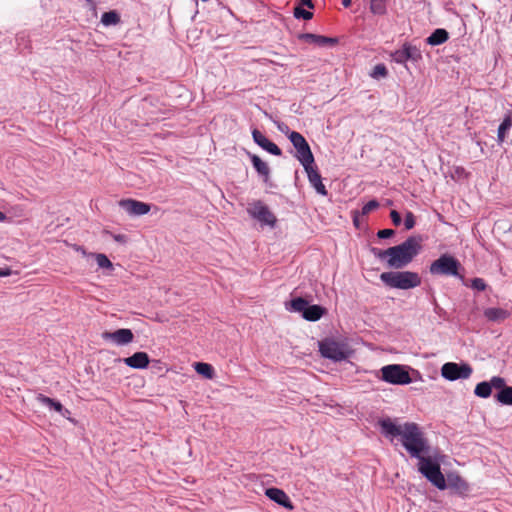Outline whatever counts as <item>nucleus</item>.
Wrapping results in <instances>:
<instances>
[{
    "label": "nucleus",
    "mask_w": 512,
    "mask_h": 512,
    "mask_svg": "<svg viewBox=\"0 0 512 512\" xmlns=\"http://www.w3.org/2000/svg\"><path fill=\"white\" fill-rule=\"evenodd\" d=\"M381 433L391 441L400 437L402 446L412 458H420L428 454L430 446L420 427L414 422L396 424L390 418L380 419L378 422Z\"/></svg>",
    "instance_id": "nucleus-1"
},
{
    "label": "nucleus",
    "mask_w": 512,
    "mask_h": 512,
    "mask_svg": "<svg viewBox=\"0 0 512 512\" xmlns=\"http://www.w3.org/2000/svg\"><path fill=\"white\" fill-rule=\"evenodd\" d=\"M420 242V238L410 236L401 244L388 248L390 258L387 261V265L394 269L406 267L420 252Z\"/></svg>",
    "instance_id": "nucleus-2"
},
{
    "label": "nucleus",
    "mask_w": 512,
    "mask_h": 512,
    "mask_svg": "<svg viewBox=\"0 0 512 512\" xmlns=\"http://www.w3.org/2000/svg\"><path fill=\"white\" fill-rule=\"evenodd\" d=\"M381 281L390 288L408 290L421 284V277L412 271H390L380 275Z\"/></svg>",
    "instance_id": "nucleus-3"
},
{
    "label": "nucleus",
    "mask_w": 512,
    "mask_h": 512,
    "mask_svg": "<svg viewBox=\"0 0 512 512\" xmlns=\"http://www.w3.org/2000/svg\"><path fill=\"white\" fill-rule=\"evenodd\" d=\"M418 460V471L435 487L446 489L445 477L441 472L440 463L431 455L424 454Z\"/></svg>",
    "instance_id": "nucleus-4"
},
{
    "label": "nucleus",
    "mask_w": 512,
    "mask_h": 512,
    "mask_svg": "<svg viewBox=\"0 0 512 512\" xmlns=\"http://www.w3.org/2000/svg\"><path fill=\"white\" fill-rule=\"evenodd\" d=\"M460 268L461 264L454 256L444 253L430 264L429 272L434 276H453L462 279V275L459 274Z\"/></svg>",
    "instance_id": "nucleus-5"
},
{
    "label": "nucleus",
    "mask_w": 512,
    "mask_h": 512,
    "mask_svg": "<svg viewBox=\"0 0 512 512\" xmlns=\"http://www.w3.org/2000/svg\"><path fill=\"white\" fill-rule=\"evenodd\" d=\"M380 379L393 385H408L412 382L409 368L400 364L385 365L380 369Z\"/></svg>",
    "instance_id": "nucleus-6"
},
{
    "label": "nucleus",
    "mask_w": 512,
    "mask_h": 512,
    "mask_svg": "<svg viewBox=\"0 0 512 512\" xmlns=\"http://www.w3.org/2000/svg\"><path fill=\"white\" fill-rule=\"evenodd\" d=\"M288 310L298 312L307 321H318L326 312V309L320 305H309L308 301L302 297L291 300Z\"/></svg>",
    "instance_id": "nucleus-7"
},
{
    "label": "nucleus",
    "mask_w": 512,
    "mask_h": 512,
    "mask_svg": "<svg viewBox=\"0 0 512 512\" xmlns=\"http://www.w3.org/2000/svg\"><path fill=\"white\" fill-rule=\"evenodd\" d=\"M288 138L296 149L295 157L301 163L303 168L314 164V156L310 146L302 134L296 131L289 133Z\"/></svg>",
    "instance_id": "nucleus-8"
},
{
    "label": "nucleus",
    "mask_w": 512,
    "mask_h": 512,
    "mask_svg": "<svg viewBox=\"0 0 512 512\" xmlns=\"http://www.w3.org/2000/svg\"><path fill=\"white\" fill-rule=\"evenodd\" d=\"M319 352L322 357L334 362H340L348 358L345 345L331 338H325L319 342Z\"/></svg>",
    "instance_id": "nucleus-9"
},
{
    "label": "nucleus",
    "mask_w": 512,
    "mask_h": 512,
    "mask_svg": "<svg viewBox=\"0 0 512 512\" xmlns=\"http://www.w3.org/2000/svg\"><path fill=\"white\" fill-rule=\"evenodd\" d=\"M472 373L471 365L466 362H447L441 367V376L448 381L468 379Z\"/></svg>",
    "instance_id": "nucleus-10"
},
{
    "label": "nucleus",
    "mask_w": 512,
    "mask_h": 512,
    "mask_svg": "<svg viewBox=\"0 0 512 512\" xmlns=\"http://www.w3.org/2000/svg\"><path fill=\"white\" fill-rule=\"evenodd\" d=\"M248 214L260 222L262 225H267L273 228L276 225L277 219L270 211L267 205L262 201H255L247 208Z\"/></svg>",
    "instance_id": "nucleus-11"
},
{
    "label": "nucleus",
    "mask_w": 512,
    "mask_h": 512,
    "mask_svg": "<svg viewBox=\"0 0 512 512\" xmlns=\"http://www.w3.org/2000/svg\"><path fill=\"white\" fill-rule=\"evenodd\" d=\"M119 206L131 216L145 215L150 211L149 204L133 199L121 200Z\"/></svg>",
    "instance_id": "nucleus-12"
},
{
    "label": "nucleus",
    "mask_w": 512,
    "mask_h": 512,
    "mask_svg": "<svg viewBox=\"0 0 512 512\" xmlns=\"http://www.w3.org/2000/svg\"><path fill=\"white\" fill-rule=\"evenodd\" d=\"M102 338L106 341H112L118 346L129 344L133 341L134 335L130 329L121 328L114 332H104Z\"/></svg>",
    "instance_id": "nucleus-13"
},
{
    "label": "nucleus",
    "mask_w": 512,
    "mask_h": 512,
    "mask_svg": "<svg viewBox=\"0 0 512 512\" xmlns=\"http://www.w3.org/2000/svg\"><path fill=\"white\" fill-rule=\"evenodd\" d=\"M252 137L254 142L268 153L274 156H280L282 154L281 149L274 142L270 141L265 135H263L259 130L253 129Z\"/></svg>",
    "instance_id": "nucleus-14"
},
{
    "label": "nucleus",
    "mask_w": 512,
    "mask_h": 512,
    "mask_svg": "<svg viewBox=\"0 0 512 512\" xmlns=\"http://www.w3.org/2000/svg\"><path fill=\"white\" fill-rule=\"evenodd\" d=\"M304 170L307 173L309 183L316 190V192L322 196H326L328 194L327 189L322 183V177L314 164L308 165L307 168H304Z\"/></svg>",
    "instance_id": "nucleus-15"
},
{
    "label": "nucleus",
    "mask_w": 512,
    "mask_h": 512,
    "mask_svg": "<svg viewBox=\"0 0 512 512\" xmlns=\"http://www.w3.org/2000/svg\"><path fill=\"white\" fill-rule=\"evenodd\" d=\"M265 495L278 505L287 509H293V504L290 498L282 489L275 487L267 488L265 491Z\"/></svg>",
    "instance_id": "nucleus-16"
},
{
    "label": "nucleus",
    "mask_w": 512,
    "mask_h": 512,
    "mask_svg": "<svg viewBox=\"0 0 512 512\" xmlns=\"http://www.w3.org/2000/svg\"><path fill=\"white\" fill-rule=\"evenodd\" d=\"M119 361H123L133 369H144L149 365L150 359L146 352H136L130 357L119 359Z\"/></svg>",
    "instance_id": "nucleus-17"
},
{
    "label": "nucleus",
    "mask_w": 512,
    "mask_h": 512,
    "mask_svg": "<svg viewBox=\"0 0 512 512\" xmlns=\"http://www.w3.org/2000/svg\"><path fill=\"white\" fill-rule=\"evenodd\" d=\"M298 39L315 44L317 46L335 45L337 43L336 38L326 37L313 33H301L298 35Z\"/></svg>",
    "instance_id": "nucleus-18"
},
{
    "label": "nucleus",
    "mask_w": 512,
    "mask_h": 512,
    "mask_svg": "<svg viewBox=\"0 0 512 512\" xmlns=\"http://www.w3.org/2000/svg\"><path fill=\"white\" fill-rule=\"evenodd\" d=\"M485 318L490 322H501L510 316L508 310L499 307H489L484 310Z\"/></svg>",
    "instance_id": "nucleus-19"
},
{
    "label": "nucleus",
    "mask_w": 512,
    "mask_h": 512,
    "mask_svg": "<svg viewBox=\"0 0 512 512\" xmlns=\"http://www.w3.org/2000/svg\"><path fill=\"white\" fill-rule=\"evenodd\" d=\"M250 159L254 169L263 178L264 182H267L270 176V169L267 163L255 154H251Z\"/></svg>",
    "instance_id": "nucleus-20"
},
{
    "label": "nucleus",
    "mask_w": 512,
    "mask_h": 512,
    "mask_svg": "<svg viewBox=\"0 0 512 512\" xmlns=\"http://www.w3.org/2000/svg\"><path fill=\"white\" fill-rule=\"evenodd\" d=\"M448 39L449 33L443 28H437L426 38V43L430 46H438L445 43Z\"/></svg>",
    "instance_id": "nucleus-21"
},
{
    "label": "nucleus",
    "mask_w": 512,
    "mask_h": 512,
    "mask_svg": "<svg viewBox=\"0 0 512 512\" xmlns=\"http://www.w3.org/2000/svg\"><path fill=\"white\" fill-rule=\"evenodd\" d=\"M511 127H512L511 115H506L504 117L503 121L501 122V124L499 125L498 131H497V142L499 145L503 144V142L505 141V138H506V134L511 129Z\"/></svg>",
    "instance_id": "nucleus-22"
},
{
    "label": "nucleus",
    "mask_w": 512,
    "mask_h": 512,
    "mask_svg": "<svg viewBox=\"0 0 512 512\" xmlns=\"http://www.w3.org/2000/svg\"><path fill=\"white\" fill-rule=\"evenodd\" d=\"M474 394L480 398H488L492 394V389L489 381H483L476 385Z\"/></svg>",
    "instance_id": "nucleus-23"
},
{
    "label": "nucleus",
    "mask_w": 512,
    "mask_h": 512,
    "mask_svg": "<svg viewBox=\"0 0 512 512\" xmlns=\"http://www.w3.org/2000/svg\"><path fill=\"white\" fill-rule=\"evenodd\" d=\"M495 397L502 405H512V386L500 390Z\"/></svg>",
    "instance_id": "nucleus-24"
},
{
    "label": "nucleus",
    "mask_w": 512,
    "mask_h": 512,
    "mask_svg": "<svg viewBox=\"0 0 512 512\" xmlns=\"http://www.w3.org/2000/svg\"><path fill=\"white\" fill-rule=\"evenodd\" d=\"M194 368L198 374H200L208 379H211L213 377V374H214L213 367L208 363L196 362L194 365Z\"/></svg>",
    "instance_id": "nucleus-25"
},
{
    "label": "nucleus",
    "mask_w": 512,
    "mask_h": 512,
    "mask_svg": "<svg viewBox=\"0 0 512 512\" xmlns=\"http://www.w3.org/2000/svg\"><path fill=\"white\" fill-rule=\"evenodd\" d=\"M403 46L406 50L408 60L418 62L422 59V54L419 48L409 43H404Z\"/></svg>",
    "instance_id": "nucleus-26"
},
{
    "label": "nucleus",
    "mask_w": 512,
    "mask_h": 512,
    "mask_svg": "<svg viewBox=\"0 0 512 512\" xmlns=\"http://www.w3.org/2000/svg\"><path fill=\"white\" fill-rule=\"evenodd\" d=\"M38 400L43 405L54 409L56 412H62L63 405L59 401L49 398L42 394L38 396Z\"/></svg>",
    "instance_id": "nucleus-27"
},
{
    "label": "nucleus",
    "mask_w": 512,
    "mask_h": 512,
    "mask_svg": "<svg viewBox=\"0 0 512 512\" xmlns=\"http://www.w3.org/2000/svg\"><path fill=\"white\" fill-rule=\"evenodd\" d=\"M101 22L105 26L117 25L120 22L119 14L115 11H109L102 14Z\"/></svg>",
    "instance_id": "nucleus-28"
},
{
    "label": "nucleus",
    "mask_w": 512,
    "mask_h": 512,
    "mask_svg": "<svg viewBox=\"0 0 512 512\" xmlns=\"http://www.w3.org/2000/svg\"><path fill=\"white\" fill-rule=\"evenodd\" d=\"M91 257H94L99 268L102 269H113V264L109 258L102 253H90Z\"/></svg>",
    "instance_id": "nucleus-29"
},
{
    "label": "nucleus",
    "mask_w": 512,
    "mask_h": 512,
    "mask_svg": "<svg viewBox=\"0 0 512 512\" xmlns=\"http://www.w3.org/2000/svg\"><path fill=\"white\" fill-rule=\"evenodd\" d=\"M391 59L397 64L405 65L409 60L404 46L392 52Z\"/></svg>",
    "instance_id": "nucleus-30"
},
{
    "label": "nucleus",
    "mask_w": 512,
    "mask_h": 512,
    "mask_svg": "<svg viewBox=\"0 0 512 512\" xmlns=\"http://www.w3.org/2000/svg\"><path fill=\"white\" fill-rule=\"evenodd\" d=\"M370 9L373 14H384L386 11L385 0H371Z\"/></svg>",
    "instance_id": "nucleus-31"
},
{
    "label": "nucleus",
    "mask_w": 512,
    "mask_h": 512,
    "mask_svg": "<svg viewBox=\"0 0 512 512\" xmlns=\"http://www.w3.org/2000/svg\"><path fill=\"white\" fill-rule=\"evenodd\" d=\"M293 15L296 19L310 20L313 18V13L305 10L301 6H296L294 8Z\"/></svg>",
    "instance_id": "nucleus-32"
},
{
    "label": "nucleus",
    "mask_w": 512,
    "mask_h": 512,
    "mask_svg": "<svg viewBox=\"0 0 512 512\" xmlns=\"http://www.w3.org/2000/svg\"><path fill=\"white\" fill-rule=\"evenodd\" d=\"M450 484L457 489H467L466 481L459 475H449Z\"/></svg>",
    "instance_id": "nucleus-33"
},
{
    "label": "nucleus",
    "mask_w": 512,
    "mask_h": 512,
    "mask_svg": "<svg viewBox=\"0 0 512 512\" xmlns=\"http://www.w3.org/2000/svg\"><path fill=\"white\" fill-rule=\"evenodd\" d=\"M489 383L491 385V389L495 388V389H498L499 391L507 387L505 379L500 376H493L489 380Z\"/></svg>",
    "instance_id": "nucleus-34"
},
{
    "label": "nucleus",
    "mask_w": 512,
    "mask_h": 512,
    "mask_svg": "<svg viewBox=\"0 0 512 512\" xmlns=\"http://www.w3.org/2000/svg\"><path fill=\"white\" fill-rule=\"evenodd\" d=\"M379 207V202L375 199L368 201L364 206L362 207V215H367L370 212L376 210Z\"/></svg>",
    "instance_id": "nucleus-35"
},
{
    "label": "nucleus",
    "mask_w": 512,
    "mask_h": 512,
    "mask_svg": "<svg viewBox=\"0 0 512 512\" xmlns=\"http://www.w3.org/2000/svg\"><path fill=\"white\" fill-rule=\"evenodd\" d=\"M387 74H388V71H387V68L385 67V65L384 64H377L374 67L371 76L377 78V77H385Z\"/></svg>",
    "instance_id": "nucleus-36"
},
{
    "label": "nucleus",
    "mask_w": 512,
    "mask_h": 512,
    "mask_svg": "<svg viewBox=\"0 0 512 512\" xmlns=\"http://www.w3.org/2000/svg\"><path fill=\"white\" fill-rule=\"evenodd\" d=\"M486 287V282L482 278H474L471 280V288L477 291H484Z\"/></svg>",
    "instance_id": "nucleus-37"
},
{
    "label": "nucleus",
    "mask_w": 512,
    "mask_h": 512,
    "mask_svg": "<svg viewBox=\"0 0 512 512\" xmlns=\"http://www.w3.org/2000/svg\"><path fill=\"white\" fill-rule=\"evenodd\" d=\"M404 226L407 230H410L415 226V216L410 211H408L405 215Z\"/></svg>",
    "instance_id": "nucleus-38"
},
{
    "label": "nucleus",
    "mask_w": 512,
    "mask_h": 512,
    "mask_svg": "<svg viewBox=\"0 0 512 512\" xmlns=\"http://www.w3.org/2000/svg\"><path fill=\"white\" fill-rule=\"evenodd\" d=\"M372 252H373V254L377 258H379L381 260H387L388 261V259L390 258V253L388 252V249L380 250V249H377V248H373Z\"/></svg>",
    "instance_id": "nucleus-39"
},
{
    "label": "nucleus",
    "mask_w": 512,
    "mask_h": 512,
    "mask_svg": "<svg viewBox=\"0 0 512 512\" xmlns=\"http://www.w3.org/2000/svg\"><path fill=\"white\" fill-rule=\"evenodd\" d=\"M394 234H395V232L392 229H382V230L378 231L377 236L380 239H388V238L392 237Z\"/></svg>",
    "instance_id": "nucleus-40"
},
{
    "label": "nucleus",
    "mask_w": 512,
    "mask_h": 512,
    "mask_svg": "<svg viewBox=\"0 0 512 512\" xmlns=\"http://www.w3.org/2000/svg\"><path fill=\"white\" fill-rule=\"evenodd\" d=\"M390 217L395 226H399L401 224V215L396 210L391 211Z\"/></svg>",
    "instance_id": "nucleus-41"
},
{
    "label": "nucleus",
    "mask_w": 512,
    "mask_h": 512,
    "mask_svg": "<svg viewBox=\"0 0 512 512\" xmlns=\"http://www.w3.org/2000/svg\"><path fill=\"white\" fill-rule=\"evenodd\" d=\"M297 6H306L310 9H313L314 8V3L312 0H298V5Z\"/></svg>",
    "instance_id": "nucleus-42"
},
{
    "label": "nucleus",
    "mask_w": 512,
    "mask_h": 512,
    "mask_svg": "<svg viewBox=\"0 0 512 512\" xmlns=\"http://www.w3.org/2000/svg\"><path fill=\"white\" fill-rule=\"evenodd\" d=\"M90 9L95 10L97 5V0H85Z\"/></svg>",
    "instance_id": "nucleus-43"
},
{
    "label": "nucleus",
    "mask_w": 512,
    "mask_h": 512,
    "mask_svg": "<svg viewBox=\"0 0 512 512\" xmlns=\"http://www.w3.org/2000/svg\"><path fill=\"white\" fill-rule=\"evenodd\" d=\"M75 250L80 252L83 256H91L90 253H87L86 250L82 246H76Z\"/></svg>",
    "instance_id": "nucleus-44"
},
{
    "label": "nucleus",
    "mask_w": 512,
    "mask_h": 512,
    "mask_svg": "<svg viewBox=\"0 0 512 512\" xmlns=\"http://www.w3.org/2000/svg\"><path fill=\"white\" fill-rule=\"evenodd\" d=\"M11 274V271L9 268L0 269V277H6Z\"/></svg>",
    "instance_id": "nucleus-45"
},
{
    "label": "nucleus",
    "mask_w": 512,
    "mask_h": 512,
    "mask_svg": "<svg viewBox=\"0 0 512 512\" xmlns=\"http://www.w3.org/2000/svg\"><path fill=\"white\" fill-rule=\"evenodd\" d=\"M58 413L65 418H69V415H70V411L64 407L62 408V412H58Z\"/></svg>",
    "instance_id": "nucleus-46"
},
{
    "label": "nucleus",
    "mask_w": 512,
    "mask_h": 512,
    "mask_svg": "<svg viewBox=\"0 0 512 512\" xmlns=\"http://www.w3.org/2000/svg\"><path fill=\"white\" fill-rule=\"evenodd\" d=\"M351 3L352 1L351 0H342V5L345 7V8H348L351 6Z\"/></svg>",
    "instance_id": "nucleus-47"
},
{
    "label": "nucleus",
    "mask_w": 512,
    "mask_h": 512,
    "mask_svg": "<svg viewBox=\"0 0 512 512\" xmlns=\"http://www.w3.org/2000/svg\"><path fill=\"white\" fill-rule=\"evenodd\" d=\"M6 220V215L0 211V222H3Z\"/></svg>",
    "instance_id": "nucleus-48"
},
{
    "label": "nucleus",
    "mask_w": 512,
    "mask_h": 512,
    "mask_svg": "<svg viewBox=\"0 0 512 512\" xmlns=\"http://www.w3.org/2000/svg\"><path fill=\"white\" fill-rule=\"evenodd\" d=\"M278 128H279L280 131L284 132L285 129H288V126L285 125V127H282V126L279 125Z\"/></svg>",
    "instance_id": "nucleus-49"
},
{
    "label": "nucleus",
    "mask_w": 512,
    "mask_h": 512,
    "mask_svg": "<svg viewBox=\"0 0 512 512\" xmlns=\"http://www.w3.org/2000/svg\"><path fill=\"white\" fill-rule=\"evenodd\" d=\"M278 128H279L280 131L284 132L285 129H288V126L285 125V127H282V126L279 125Z\"/></svg>",
    "instance_id": "nucleus-50"
},
{
    "label": "nucleus",
    "mask_w": 512,
    "mask_h": 512,
    "mask_svg": "<svg viewBox=\"0 0 512 512\" xmlns=\"http://www.w3.org/2000/svg\"><path fill=\"white\" fill-rule=\"evenodd\" d=\"M278 128H279L280 131L284 132L285 129H288V126L285 125V127H282V126L279 125Z\"/></svg>",
    "instance_id": "nucleus-51"
},
{
    "label": "nucleus",
    "mask_w": 512,
    "mask_h": 512,
    "mask_svg": "<svg viewBox=\"0 0 512 512\" xmlns=\"http://www.w3.org/2000/svg\"><path fill=\"white\" fill-rule=\"evenodd\" d=\"M122 239L121 235L115 236V240L120 241Z\"/></svg>",
    "instance_id": "nucleus-52"
},
{
    "label": "nucleus",
    "mask_w": 512,
    "mask_h": 512,
    "mask_svg": "<svg viewBox=\"0 0 512 512\" xmlns=\"http://www.w3.org/2000/svg\"><path fill=\"white\" fill-rule=\"evenodd\" d=\"M353 221H354V224L357 225L358 220L356 217H354Z\"/></svg>",
    "instance_id": "nucleus-53"
},
{
    "label": "nucleus",
    "mask_w": 512,
    "mask_h": 512,
    "mask_svg": "<svg viewBox=\"0 0 512 512\" xmlns=\"http://www.w3.org/2000/svg\"><path fill=\"white\" fill-rule=\"evenodd\" d=\"M508 115H511V118H512V110H511V113H509Z\"/></svg>",
    "instance_id": "nucleus-54"
},
{
    "label": "nucleus",
    "mask_w": 512,
    "mask_h": 512,
    "mask_svg": "<svg viewBox=\"0 0 512 512\" xmlns=\"http://www.w3.org/2000/svg\"><path fill=\"white\" fill-rule=\"evenodd\" d=\"M0 479H2V475H0Z\"/></svg>",
    "instance_id": "nucleus-55"
}]
</instances>
